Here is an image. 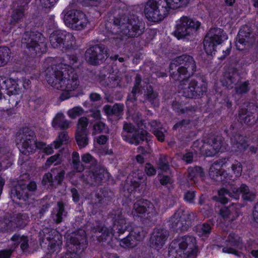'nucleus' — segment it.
Instances as JSON below:
<instances>
[{
	"mask_svg": "<svg viewBox=\"0 0 258 258\" xmlns=\"http://www.w3.org/2000/svg\"><path fill=\"white\" fill-rule=\"evenodd\" d=\"M84 113V110L81 107L77 106L70 109L68 111V115L71 118L74 119L77 116L82 115Z\"/></svg>",
	"mask_w": 258,
	"mask_h": 258,
	"instance_id": "e2e57ef3",
	"label": "nucleus"
},
{
	"mask_svg": "<svg viewBox=\"0 0 258 258\" xmlns=\"http://www.w3.org/2000/svg\"><path fill=\"white\" fill-rule=\"evenodd\" d=\"M6 84V90H7L8 95H20L19 92L20 90L16 82L11 79L5 81Z\"/></svg>",
	"mask_w": 258,
	"mask_h": 258,
	"instance_id": "58836bf2",
	"label": "nucleus"
},
{
	"mask_svg": "<svg viewBox=\"0 0 258 258\" xmlns=\"http://www.w3.org/2000/svg\"><path fill=\"white\" fill-rule=\"evenodd\" d=\"M106 174V172L103 169H96L94 171H92L89 174L91 183L94 185L100 184L105 178Z\"/></svg>",
	"mask_w": 258,
	"mask_h": 258,
	"instance_id": "473e14b6",
	"label": "nucleus"
},
{
	"mask_svg": "<svg viewBox=\"0 0 258 258\" xmlns=\"http://www.w3.org/2000/svg\"><path fill=\"white\" fill-rule=\"evenodd\" d=\"M42 184L43 185H46L47 184L50 186H54V181L52 172H47L45 173L42 178Z\"/></svg>",
	"mask_w": 258,
	"mask_h": 258,
	"instance_id": "0e129e2a",
	"label": "nucleus"
},
{
	"mask_svg": "<svg viewBox=\"0 0 258 258\" xmlns=\"http://www.w3.org/2000/svg\"><path fill=\"white\" fill-rule=\"evenodd\" d=\"M254 41L255 37L251 28L248 25H244L240 29L237 35L236 47L237 49L242 50L252 45Z\"/></svg>",
	"mask_w": 258,
	"mask_h": 258,
	"instance_id": "6ab92c4d",
	"label": "nucleus"
},
{
	"mask_svg": "<svg viewBox=\"0 0 258 258\" xmlns=\"http://www.w3.org/2000/svg\"><path fill=\"white\" fill-rule=\"evenodd\" d=\"M110 22L113 24V30L122 37L127 38L138 37L144 32L145 27L138 18L134 15L115 14L109 16Z\"/></svg>",
	"mask_w": 258,
	"mask_h": 258,
	"instance_id": "f257e3e1",
	"label": "nucleus"
},
{
	"mask_svg": "<svg viewBox=\"0 0 258 258\" xmlns=\"http://www.w3.org/2000/svg\"><path fill=\"white\" fill-rule=\"evenodd\" d=\"M58 209L57 210V214L55 216V218L54 219L55 223H60L62 222V218L66 216L67 212L64 211V206L62 202H58L57 203Z\"/></svg>",
	"mask_w": 258,
	"mask_h": 258,
	"instance_id": "6e6d98bb",
	"label": "nucleus"
},
{
	"mask_svg": "<svg viewBox=\"0 0 258 258\" xmlns=\"http://www.w3.org/2000/svg\"><path fill=\"white\" fill-rule=\"evenodd\" d=\"M206 35L210 37L212 41L217 45L221 43L223 39L226 38L223 30L219 28H212L210 29Z\"/></svg>",
	"mask_w": 258,
	"mask_h": 258,
	"instance_id": "72a5a7b5",
	"label": "nucleus"
},
{
	"mask_svg": "<svg viewBox=\"0 0 258 258\" xmlns=\"http://www.w3.org/2000/svg\"><path fill=\"white\" fill-rule=\"evenodd\" d=\"M63 14L66 25L73 29L81 30L84 28L88 23L86 15L80 11H64Z\"/></svg>",
	"mask_w": 258,
	"mask_h": 258,
	"instance_id": "9d476101",
	"label": "nucleus"
},
{
	"mask_svg": "<svg viewBox=\"0 0 258 258\" xmlns=\"http://www.w3.org/2000/svg\"><path fill=\"white\" fill-rule=\"evenodd\" d=\"M66 69L62 67L61 64H51L45 70V77L48 83L59 90Z\"/></svg>",
	"mask_w": 258,
	"mask_h": 258,
	"instance_id": "dca6fc26",
	"label": "nucleus"
},
{
	"mask_svg": "<svg viewBox=\"0 0 258 258\" xmlns=\"http://www.w3.org/2000/svg\"><path fill=\"white\" fill-rule=\"evenodd\" d=\"M175 244L178 245V249H176L175 251L177 253L180 252V255L182 253L187 256H194L197 253L196 240L194 237L184 236L178 240H174L170 245L171 247L172 248Z\"/></svg>",
	"mask_w": 258,
	"mask_h": 258,
	"instance_id": "4468645a",
	"label": "nucleus"
},
{
	"mask_svg": "<svg viewBox=\"0 0 258 258\" xmlns=\"http://www.w3.org/2000/svg\"><path fill=\"white\" fill-rule=\"evenodd\" d=\"M222 139L220 136H211L205 142L204 151L206 156L212 157L219 152L222 146Z\"/></svg>",
	"mask_w": 258,
	"mask_h": 258,
	"instance_id": "5701e85b",
	"label": "nucleus"
},
{
	"mask_svg": "<svg viewBox=\"0 0 258 258\" xmlns=\"http://www.w3.org/2000/svg\"><path fill=\"white\" fill-rule=\"evenodd\" d=\"M11 51L7 46H0V67L6 64L11 58Z\"/></svg>",
	"mask_w": 258,
	"mask_h": 258,
	"instance_id": "ea45409f",
	"label": "nucleus"
},
{
	"mask_svg": "<svg viewBox=\"0 0 258 258\" xmlns=\"http://www.w3.org/2000/svg\"><path fill=\"white\" fill-rule=\"evenodd\" d=\"M230 141L232 150L235 152L245 151L248 147L245 137L238 133H232Z\"/></svg>",
	"mask_w": 258,
	"mask_h": 258,
	"instance_id": "c85d7f7f",
	"label": "nucleus"
},
{
	"mask_svg": "<svg viewBox=\"0 0 258 258\" xmlns=\"http://www.w3.org/2000/svg\"><path fill=\"white\" fill-rule=\"evenodd\" d=\"M49 40L52 47L61 50L72 48L75 43V37L72 33L60 30L51 33Z\"/></svg>",
	"mask_w": 258,
	"mask_h": 258,
	"instance_id": "9b49d317",
	"label": "nucleus"
},
{
	"mask_svg": "<svg viewBox=\"0 0 258 258\" xmlns=\"http://www.w3.org/2000/svg\"><path fill=\"white\" fill-rule=\"evenodd\" d=\"M21 95H8V101H9L10 105L8 107H10L13 108L14 107L16 106V105L18 104V103L20 101Z\"/></svg>",
	"mask_w": 258,
	"mask_h": 258,
	"instance_id": "774afa93",
	"label": "nucleus"
},
{
	"mask_svg": "<svg viewBox=\"0 0 258 258\" xmlns=\"http://www.w3.org/2000/svg\"><path fill=\"white\" fill-rule=\"evenodd\" d=\"M51 171L52 172L54 185H61L64 178L65 171L64 170L59 169H52Z\"/></svg>",
	"mask_w": 258,
	"mask_h": 258,
	"instance_id": "3c124183",
	"label": "nucleus"
},
{
	"mask_svg": "<svg viewBox=\"0 0 258 258\" xmlns=\"http://www.w3.org/2000/svg\"><path fill=\"white\" fill-rule=\"evenodd\" d=\"M147 214V218L150 219L151 217L157 215L154 205L148 200H140L134 204L132 214L134 216H140V215Z\"/></svg>",
	"mask_w": 258,
	"mask_h": 258,
	"instance_id": "aec40b11",
	"label": "nucleus"
},
{
	"mask_svg": "<svg viewBox=\"0 0 258 258\" xmlns=\"http://www.w3.org/2000/svg\"><path fill=\"white\" fill-rule=\"evenodd\" d=\"M231 190L232 192L227 189H223L220 193L222 195L223 193H228L229 197L236 200L239 199V195L241 194L243 201L246 203L253 202L256 197V192L250 189L246 184H241L239 187H231Z\"/></svg>",
	"mask_w": 258,
	"mask_h": 258,
	"instance_id": "2eb2a0df",
	"label": "nucleus"
},
{
	"mask_svg": "<svg viewBox=\"0 0 258 258\" xmlns=\"http://www.w3.org/2000/svg\"><path fill=\"white\" fill-rule=\"evenodd\" d=\"M235 93L237 94H243L248 92L250 90L248 81L237 84L235 87Z\"/></svg>",
	"mask_w": 258,
	"mask_h": 258,
	"instance_id": "4d7b16f0",
	"label": "nucleus"
},
{
	"mask_svg": "<svg viewBox=\"0 0 258 258\" xmlns=\"http://www.w3.org/2000/svg\"><path fill=\"white\" fill-rule=\"evenodd\" d=\"M188 179L195 182L198 181L199 178H201L203 180L205 176V172L203 169L200 166L188 168Z\"/></svg>",
	"mask_w": 258,
	"mask_h": 258,
	"instance_id": "c9c22d12",
	"label": "nucleus"
},
{
	"mask_svg": "<svg viewBox=\"0 0 258 258\" xmlns=\"http://www.w3.org/2000/svg\"><path fill=\"white\" fill-rule=\"evenodd\" d=\"M195 228L199 236L201 237H208L211 232L212 226L209 223H204L197 225Z\"/></svg>",
	"mask_w": 258,
	"mask_h": 258,
	"instance_id": "4c0bfd02",
	"label": "nucleus"
},
{
	"mask_svg": "<svg viewBox=\"0 0 258 258\" xmlns=\"http://www.w3.org/2000/svg\"><path fill=\"white\" fill-rule=\"evenodd\" d=\"M103 110L107 116H114L117 120L122 118L124 106L122 103H115L113 105H106Z\"/></svg>",
	"mask_w": 258,
	"mask_h": 258,
	"instance_id": "c756f323",
	"label": "nucleus"
},
{
	"mask_svg": "<svg viewBox=\"0 0 258 258\" xmlns=\"http://www.w3.org/2000/svg\"><path fill=\"white\" fill-rule=\"evenodd\" d=\"M204 47L206 53L208 55H212L215 51V46L217 45L212 41L209 36L206 35L204 40Z\"/></svg>",
	"mask_w": 258,
	"mask_h": 258,
	"instance_id": "a18cd8bd",
	"label": "nucleus"
},
{
	"mask_svg": "<svg viewBox=\"0 0 258 258\" xmlns=\"http://www.w3.org/2000/svg\"><path fill=\"white\" fill-rule=\"evenodd\" d=\"M112 215L114 225V227H116L117 232L119 234L123 233L126 230L127 223L121 211L119 209L115 210Z\"/></svg>",
	"mask_w": 258,
	"mask_h": 258,
	"instance_id": "7c9ffc66",
	"label": "nucleus"
},
{
	"mask_svg": "<svg viewBox=\"0 0 258 258\" xmlns=\"http://www.w3.org/2000/svg\"><path fill=\"white\" fill-rule=\"evenodd\" d=\"M181 211H177L170 218L169 222L171 228L176 232L187 230L185 222L181 216Z\"/></svg>",
	"mask_w": 258,
	"mask_h": 258,
	"instance_id": "cd10ccee",
	"label": "nucleus"
},
{
	"mask_svg": "<svg viewBox=\"0 0 258 258\" xmlns=\"http://www.w3.org/2000/svg\"><path fill=\"white\" fill-rule=\"evenodd\" d=\"M144 90V99L142 102L143 103L149 102L152 105H155L158 99V93L154 90L153 87L150 85H147Z\"/></svg>",
	"mask_w": 258,
	"mask_h": 258,
	"instance_id": "2f4dec72",
	"label": "nucleus"
},
{
	"mask_svg": "<svg viewBox=\"0 0 258 258\" xmlns=\"http://www.w3.org/2000/svg\"><path fill=\"white\" fill-rule=\"evenodd\" d=\"M88 133H75V139L80 148L85 147L89 143Z\"/></svg>",
	"mask_w": 258,
	"mask_h": 258,
	"instance_id": "c03bdc74",
	"label": "nucleus"
},
{
	"mask_svg": "<svg viewBox=\"0 0 258 258\" xmlns=\"http://www.w3.org/2000/svg\"><path fill=\"white\" fill-rule=\"evenodd\" d=\"M207 92V84L200 77L192 79L187 86L181 88L180 93L187 98H198Z\"/></svg>",
	"mask_w": 258,
	"mask_h": 258,
	"instance_id": "6e6552de",
	"label": "nucleus"
},
{
	"mask_svg": "<svg viewBox=\"0 0 258 258\" xmlns=\"http://www.w3.org/2000/svg\"><path fill=\"white\" fill-rule=\"evenodd\" d=\"M148 134L145 130H137L135 126L130 122L123 123L121 137L124 141L129 144L138 145L142 142L147 140V137Z\"/></svg>",
	"mask_w": 258,
	"mask_h": 258,
	"instance_id": "1a4fd4ad",
	"label": "nucleus"
},
{
	"mask_svg": "<svg viewBox=\"0 0 258 258\" xmlns=\"http://www.w3.org/2000/svg\"><path fill=\"white\" fill-rule=\"evenodd\" d=\"M22 47L26 48L32 56L46 51L47 44L45 38L41 33L36 31L25 32L21 39Z\"/></svg>",
	"mask_w": 258,
	"mask_h": 258,
	"instance_id": "20e7f679",
	"label": "nucleus"
},
{
	"mask_svg": "<svg viewBox=\"0 0 258 258\" xmlns=\"http://www.w3.org/2000/svg\"><path fill=\"white\" fill-rule=\"evenodd\" d=\"M168 6L165 0H149L144 8L145 16L150 21H161L168 14L169 10Z\"/></svg>",
	"mask_w": 258,
	"mask_h": 258,
	"instance_id": "39448f33",
	"label": "nucleus"
},
{
	"mask_svg": "<svg viewBox=\"0 0 258 258\" xmlns=\"http://www.w3.org/2000/svg\"><path fill=\"white\" fill-rule=\"evenodd\" d=\"M27 0H15L12 4L13 11L11 15V23L21 21L24 16V11L27 5Z\"/></svg>",
	"mask_w": 258,
	"mask_h": 258,
	"instance_id": "393cba45",
	"label": "nucleus"
},
{
	"mask_svg": "<svg viewBox=\"0 0 258 258\" xmlns=\"http://www.w3.org/2000/svg\"><path fill=\"white\" fill-rule=\"evenodd\" d=\"M36 135L29 128L20 130L16 135V143L20 151L24 155H28L35 152V140Z\"/></svg>",
	"mask_w": 258,
	"mask_h": 258,
	"instance_id": "0eeeda50",
	"label": "nucleus"
},
{
	"mask_svg": "<svg viewBox=\"0 0 258 258\" xmlns=\"http://www.w3.org/2000/svg\"><path fill=\"white\" fill-rule=\"evenodd\" d=\"M11 240L14 241H17L20 244V247L23 251H26L28 249V238L25 236H20L19 234H15L11 238Z\"/></svg>",
	"mask_w": 258,
	"mask_h": 258,
	"instance_id": "37998d69",
	"label": "nucleus"
},
{
	"mask_svg": "<svg viewBox=\"0 0 258 258\" xmlns=\"http://www.w3.org/2000/svg\"><path fill=\"white\" fill-rule=\"evenodd\" d=\"M82 163L89 168L95 167L97 164V160L90 154L85 153L81 156Z\"/></svg>",
	"mask_w": 258,
	"mask_h": 258,
	"instance_id": "a19ab883",
	"label": "nucleus"
},
{
	"mask_svg": "<svg viewBox=\"0 0 258 258\" xmlns=\"http://www.w3.org/2000/svg\"><path fill=\"white\" fill-rule=\"evenodd\" d=\"M200 26L201 23L196 19L182 16L177 21L173 34L178 39L188 38L199 30Z\"/></svg>",
	"mask_w": 258,
	"mask_h": 258,
	"instance_id": "423d86ee",
	"label": "nucleus"
},
{
	"mask_svg": "<svg viewBox=\"0 0 258 258\" xmlns=\"http://www.w3.org/2000/svg\"><path fill=\"white\" fill-rule=\"evenodd\" d=\"M240 79L238 71L232 68L224 73L222 83L223 86L231 89L233 88L234 85H236L239 82Z\"/></svg>",
	"mask_w": 258,
	"mask_h": 258,
	"instance_id": "bb28decb",
	"label": "nucleus"
},
{
	"mask_svg": "<svg viewBox=\"0 0 258 258\" xmlns=\"http://www.w3.org/2000/svg\"><path fill=\"white\" fill-rule=\"evenodd\" d=\"M120 239V245L125 248H133L137 244L135 238L130 233L125 237L119 238Z\"/></svg>",
	"mask_w": 258,
	"mask_h": 258,
	"instance_id": "49530a36",
	"label": "nucleus"
},
{
	"mask_svg": "<svg viewBox=\"0 0 258 258\" xmlns=\"http://www.w3.org/2000/svg\"><path fill=\"white\" fill-rule=\"evenodd\" d=\"M87 242L85 233L84 230H80L72 234L69 241L67 242L69 249L72 251L69 253H75L81 252L87 247Z\"/></svg>",
	"mask_w": 258,
	"mask_h": 258,
	"instance_id": "a211bd4d",
	"label": "nucleus"
},
{
	"mask_svg": "<svg viewBox=\"0 0 258 258\" xmlns=\"http://www.w3.org/2000/svg\"><path fill=\"white\" fill-rule=\"evenodd\" d=\"M71 121L65 118L62 113H57L53 118L52 125L53 127H58L62 130H67L69 128Z\"/></svg>",
	"mask_w": 258,
	"mask_h": 258,
	"instance_id": "f704fd0d",
	"label": "nucleus"
},
{
	"mask_svg": "<svg viewBox=\"0 0 258 258\" xmlns=\"http://www.w3.org/2000/svg\"><path fill=\"white\" fill-rule=\"evenodd\" d=\"M230 165H231V168L236 176H239L242 172V165L240 162L235 161L234 162L231 161Z\"/></svg>",
	"mask_w": 258,
	"mask_h": 258,
	"instance_id": "338daca9",
	"label": "nucleus"
},
{
	"mask_svg": "<svg viewBox=\"0 0 258 258\" xmlns=\"http://www.w3.org/2000/svg\"><path fill=\"white\" fill-rule=\"evenodd\" d=\"M168 4V9H175L181 7H185L189 0H165Z\"/></svg>",
	"mask_w": 258,
	"mask_h": 258,
	"instance_id": "864d4df0",
	"label": "nucleus"
},
{
	"mask_svg": "<svg viewBox=\"0 0 258 258\" xmlns=\"http://www.w3.org/2000/svg\"><path fill=\"white\" fill-rule=\"evenodd\" d=\"M225 242L226 246L223 248L222 251L223 252L233 254L238 257L243 255L242 252L238 251L236 249L232 247H234L240 249L243 248V245L242 239L237 234L234 233H230Z\"/></svg>",
	"mask_w": 258,
	"mask_h": 258,
	"instance_id": "412c9836",
	"label": "nucleus"
},
{
	"mask_svg": "<svg viewBox=\"0 0 258 258\" xmlns=\"http://www.w3.org/2000/svg\"><path fill=\"white\" fill-rule=\"evenodd\" d=\"M28 177L27 174L21 176L18 183L11 190V197L14 201H18L19 203L29 205L31 201L34 200L33 196L37 190V186L34 181L24 180Z\"/></svg>",
	"mask_w": 258,
	"mask_h": 258,
	"instance_id": "7ed1b4c3",
	"label": "nucleus"
},
{
	"mask_svg": "<svg viewBox=\"0 0 258 258\" xmlns=\"http://www.w3.org/2000/svg\"><path fill=\"white\" fill-rule=\"evenodd\" d=\"M238 121L248 126L255 124L258 120V107L252 103L241 107L238 110Z\"/></svg>",
	"mask_w": 258,
	"mask_h": 258,
	"instance_id": "ddd939ff",
	"label": "nucleus"
},
{
	"mask_svg": "<svg viewBox=\"0 0 258 258\" xmlns=\"http://www.w3.org/2000/svg\"><path fill=\"white\" fill-rule=\"evenodd\" d=\"M130 233L135 238L136 241L141 240L144 237L143 231L141 227L134 228Z\"/></svg>",
	"mask_w": 258,
	"mask_h": 258,
	"instance_id": "69168bd1",
	"label": "nucleus"
},
{
	"mask_svg": "<svg viewBox=\"0 0 258 258\" xmlns=\"http://www.w3.org/2000/svg\"><path fill=\"white\" fill-rule=\"evenodd\" d=\"M196 63L194 58L183 54L176 57L170 65V76L175 81H186L196 72Z\"/></svg>",
	"mask_w": 258,
	"mask_h": 258,
	"instance_id": "f03ea898",
	"label": "nucleus"
},
{
	"mask_svg": "<svg viewBox=\"0 0 258 258\" xmlns=\"http://www.w3.org/2000/svg\"><path fill=\"white\" fill-rule=\"evenodd\" d=\"M48 240L49 242L48 246V249L50 252H53L57 249H59L62 244V242L60 240H56L54 238Z\"/></svg>",
	"mask_w": 258,
	"mask_h": 258,
	"instance_id": "680f3d73",
	"label": "nucleus"
},
{
	"mask_svg": "<svg viewBox=\"0 0 258 258\" xmlns=\"http://www.w3.org/2000/svg\"><path fill=\"white\" fill-rule=\"evenodd\" d=\"M107 48L102 44L93 45L85 52L86 61L90 64L98 66L103 63L108 57Z\"/></svg>",
	"mask_w": 258,
	"mask_h": 258,
	"instance_id": "f8f14e48",
	"label": "nucleus"
},
{
	"mask_svg": "<svg viewBox=\"0 0 258 258\" xmlns=\"http://www.w3.org/2000/svg\"><path fill=\"white\" fill-rule=\"evenodd\" d=\"M89 119L86 117H81L78 119L77 123L76 133H88L87 126Z\"/></svg>",
	"mask_w": 258,
	"mask_h": 258,
	"instance_id": "09e8293b",
	"label": "nucleus"
},
{
	"mask_svg": "<svg viewBox=\"0 0 258 258\" xmlns=\"http://www.w3.org/2000/svg\"><path fill=\"white\" fill-rule=\"evenodd\" d=\"M27 217L26 214L18 213L15 215L12 220L10 221L13 222V228L18 226H21L24 224V220Z\"/></svg>",
	"mask_w": 258,
	"mask_h": 258,
	"instance_id": "13d9d810",
	"label": "nucleus"
},
{
	"mask_svg": "<svg viewBox=\"0 0 258 258\" xmlns=\"http://www.w3.org/2000/svg\"><path fill=\"white\" fill-rule=\"evenodd\" d=\"M64 73L59 90L70 91L76 89L79 85V77L74 71L64 69Z\"/></svg>",
	"mask_w": 258,
	"mask_h": 258,
	"instance_id": "4be33fe9",
	"label": "nucleus"
},
{
	"mask_svg": "<svg viewBox=\"0 0 258 258\" xmlns=\"http://www.w3.org/2000/svg\"><path fill=\"white\" fill-rule=\"evenodd\" d=\"M90 232L93 240L99 242H108L113 236V229L100 223H93L90 226Z\"/></svg>",
	"mask_w": 258,
	"mask_h": 258,
	"instance_id": "f3484780",
	"label": "nucleus"
},
{
	"mask_svg": "<svg viewBox=\"0 0 258 258\" xmlns=\"http://www.w3.org/2000/svg\"><path fill=\"white\" fill-rule=\"evenodd\" d=\"M68 133L66 131L60 132L57 137V139L53 142L54 146L55 149H58L63 144H67L69 140Z\"/></svg>",
	"mask_w": 258,
	"mask_h": 258,
	"instance_id": "79ce46f5",
	"label": "nucleus"
},
{
	"mask_svg": "<svg viewBox=\"0 0 258 258\" xmlns=\"http://www.w3.org/2000/svg\"><path fill=\"white\" fill-rule=\"evenodd\" d=\"M179 211H181V216L183 218V220L185 222L184 224L185 225L187 230L188 228L194 224L195 221L197 219V214L196 213L193 212L187 211L185 212L182 210Z\"/></svg>",
	"mask_w": 258,
	"mask_h": 258,
	"instance_id": "e433bc0d",
	"label": "nucleus"
},
{
	"mask_svg": "<svg viewBox=\"0 0 258 258\" xmlns=\"http://www.w3.org/2000/svg\"><path fill=\"white\" fill-rule=\"evenodd\" d=\"M13 222L10 221V220L7 218L0 220V232L12 230L14 227Z\"/></svg>",
	"mask_w": 258,
	"mask_h": 258,
	"instance_id": "bf43d9fd",
	"label": "nucleus"
},
{
	"mask_svg": "<svg viewBox=\"0 0 258 258\" xmlns=\"http://www.w3.org/2000/svg\"><path fill=\"white\" fill-rule=\"evenodd\" d=\"M100 192L97 195L98 202L100 204L107 203L113 196L112 191L105 188L102 189Z\"/></svg>",
	"mask_w": 258,
	"mask_h": 258,
	"instance_id": "603ef678",
	"label": "nucleus"
},
{
	"mask_svg": "<svg viewBox=\"0 0 258 258\" xmlns=\"http://www.w3.org/2000/svg\"><path fill=\"white\" fill-rule=\"evenodd\" d=\"M29 104L34 109H37L43 105L44 99L41 97H35L29 100Z\"/></svg>",
	"mask_w": 258,
	"mask_h": 258,
	"instance_id": "052dcab7",
	"label": "nucleus"
},
{
	"mask_svg": "<svg viewBox=\"0 0 258 258\" xmlns=\"http://www.w3.org/2000/svg\"><path fill=\"white\" fill-rule=\"evenodd\" d=\"M168 235V232L165 229H155L151 237V245L156 249L161 248L165 244Z\"/></svg>",
	"mask_w": 258,
	"mask_h": 258,
	"instance_id": "b1692460",
	"label": "nucleus"
},
{
	"mask_svg": "<svg viewBox=\"0 0 258 258\" xmlns=\"http://www.w3.org/2000/svg\"><path fill=\"white\" fill-rule=\"evenodd\" d=\"M72 163L74 168L77 172H82L85 169V165L80 161L79 154L77 152H74L72 156Z\"/></svg>",
	"mask_w": 258,
	"mask_h": 258,
	"instance_id": "8fccbe9b",
	"label": "nucleus"
},
{
	"mask_svg": "<svg viewBox=\"0 0 258 258\" xmlns=\"http://www.w3.org/2000/svg\"><path fill=\"white\" fill-rule=\"evenodd\" d=\"M223 172L221 169L216 166V164H212L209 169V176L213 180L219 181L221 180Z\"/></svg>",
	"mask_w": 258,
	"mask_h": 258,
	"instance_id": "de8ad7c7",
	"label": "nucleus"
},
{
	"mask_svg": "<svg viewBox=\"0 0 258 258\" xmlns=\"http://www.w3.org/2000/svg\"><path fill=\"white\" fill-rule=\"evenodd\" d=\"M170 158L165 155H161L158 162L159 168L164 172H167L169 169Z\"/></svg>",
	"mask_w": 258,
	"mask_h": 258,
	"instance_id": "5fc2aeb1",
	"label": "nucleus"
},
{
	"mask_svg": "<svg viewBox=\"0 0 258 258\" xmlns=\"http://www.w3.org/2000/svg\"><path fill=\"white\" fill-rule=\"evenodd\" d=\"M219 213L224 220L232 222L239 216L240 210L237 205L233 204L228 207H222Z\"/></svg>",
	"mask_w": 258,
	"mask_h": 258,
	"instance_id": "a878e982",
	"label": "nucleus"
}]
</instances>
